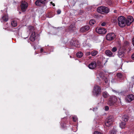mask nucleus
Here are the masks:
<instances>
[{"mask_svg": "<svg viewBox=\"0 0 134 134\" xmlns=\"http://www.w3.org/2000/svg\"><path fill=\"white\" fill-rule=\"evenodd\" d=\"M118 24L120 27H124L126 24V19L123 16H120L118 18Z\"/></svg>", "mask_w": 134, "mask_h": 134, "instance_id": "1", "label": "nucleus"}, {"mask_svg": "<svg viewBox=\"0 0 134 134\" xmlns=\"http://www.w3.org/2000/svg\"><path fill=\"white\" fill-rule=\"evenodd\" d=\"M97 12L102 14L108 13L109 10L108 8L104 6H100L97 9Z\"/></svg>", "mask_w": 134, "mask_h": 134, "instance_id": "2", "label": "nucleus"}, {"mask_svg": "<svg viewBox=\"0 0 134 134\" xmlns=\"http://www.w3.org/2000/svg\"><path fill=\"white\" fill-rule=\"evenodd\" d=\"M101 91L100 87L96 85L94 87L92 93L94 95L97 96L100 94Z\"/></svg>", "mask_w": 134, "mask_h": 134, "instance_id": "3", "label": "nucleus"}, {"mask_svg": "<svg viewBox=\"0 0 134 134\" xmlns=\"http://www.w3.org/2000/svg\"><path fill=\"white\" fill-rule=\"evenodd\" d=\"M122 120L123 121L120 124V126L121 128L124 129L125 127V122L128 121V117L126 115H124L122 117Z\"/></svg>", "mask_w": 134, "mask_h": 134, "instance_id": "4", "label": "nucleus"}, {"mask_svg": "<svg viewBox=\"0 0 134 134\" xmlns=\"http://www.w3.org/2000/svg\"><path fill=\"white\" fill-rule=\"evenodd\" d=\"M28 29L30 31V33H32L30 40L32 41H34L35 40V32L34 31V27L32 26H30L29 27Z\"/></svg>", "mask_w": 134, "mask_h": 134, "instance_id": "5", "label": "nucleus"}, {"mask_svg": "<svg viewBox=\"0 0 134 134\" xmlns=\"http://www.w3.org/2000/svg\"><path fill=\"white\" fill-rule=\"evenodd\" d=\"M125 50L123 48H120L118 49L117 55L120 58H124L125 57Z\"/></svg>", "mask_w": 134, "mask_h": 134, "instance_id": "6", "label": "nucleus"}, {"mask_svg": "<svg viewBox=\"0 0 134 134\" xmlns=\"http://www.w3.org/2000/svg\"><path fill=\"white\" fill-rule=\"evenodd\" d=\"M117 99L115 97L113 96L110 97L109 99L108 104L110 106H113L114 105Z\"/></svg>", "mask_w": 134, "mask_h": 134, "instance_id": "7", "label": "nucleus"}, {"mask_svg": "<svg viewBox=\"0 0 134 134\" xmlns=\"http://www.w3.org/2000/svg\"><path fill=\"white\" fill-rule=\"evenodd\" d=\"M28 6L27 3L25 1L21 2V10L23 12H25Z\"/></svg>", "mask_w": 134, "mask_h": 134, "instance_id": "8", "label": "nucleus"}, {"mask_svg": "<svg viewBox=\"0 0 134 134\" xmlns=\"http://www.w3.org/2000/svg\"><path fill=\"white\" fill-rule=\"evenodd\" d=\"M116 36L113 33H109L106 36V38L108 40L111 41L114 39L115 37Z\"/></svg>", "mask_w": 134, "mask_h": 134, "instance_id": "9", "label": "nucleus"}, {"mask_svg": "<svg viewBox=\"0 0 134 134\" xmlns=\"http://www.w3.org/2000/svg\"><path fill=\"white\" fill-rule=\"evenodd\" d=\"M126 24L128 26L130 25L134 20L133 17L131 16L128 17L127 19H126Z\"/></svg>", "mask_w": 134, "mask_h": 134, "instance_id": "10", "label": "nucleus"}, {"mask_svg": "<svg viewBox=\"0 0 134 134\" xmlns=\"http://www.w3.org/2000/svg\"><path fill=\"white\" fill-rule=\"evenodd\" d=\"M96 31L99 34H104L106 32L107 30L104 28H99L96 29Z\"/></svg>", "mask_w": 134, "mask_h": 134, "instance_id": "11", "label": "nucleus"}, {"mask_svg": "<svg viewBox=\"0 0 134 134\" xmlns=\"http://www.w3.org/2000/svg\"><path fill=\"white\" fill-rule=\"evenodd\" d=\"M46 0H37L35 2V4L37 6L41 5L42 4H44Z\"/></svg>", "mask_w": 134, "mask_h": 134, "instance_id": "12", "label": "nucleus"}, {"mask_svg": "<svg viewBox=\"0 0 134 134\" xmlns=\"http://www.w3.org/2000/svg\"><path fill=\"white\" fill-rule=\"evenodd\" d=\"M96 66V62L94 61L90 64L88 65L89 69H94Z\"/></svg>", "mask_w": 134, "mask_h": 134, "instance_id": "13", "label": "nucleus"}, {"mask_svg": "<svg viewBox=\"0 0 134 134\" xmlns=\"http://www.w3.org/2000/svg\"><path fill=\"white\" fill-rule=\"evenodd\" d=\"M90 29L89 26H86L84 27H81L80 30V31L81 32H86L88 31Z\"/></svg>", "mask_w": 134, "mask_h": 134, "instance_id": "14", "label": "nucleus"}, {"mask_svg": "<svg viewBox=\"0 0 134 134\" xmlns=\"http://www.w3.org/2000/svg\"><path fill=\"white\" fill-rule=\"evenodd\" d=\"M112 123V120L110 118L107 120L105 123V125L109 127L110 126Z\"/></svg>", "mask_w": 134, "mask_h": 134, "instance_id": "15", "label": "nucleus"}, {"mask_svg": "<svg viewBox=\"0 0 134 134\" xmlns=\"http://www.w3.org/2000/svg\"><path fill=\"white\" fill-rule=\"evenodd\" d=\"M126 99L128 101H131L134 99V96L132 94L128 95L126 97Z\"/></svg>", "mask_w": 134, "mask_h": 134, "instance_id": "16", "label": "nucleus"}, {"mask_svg": "<svg viewBox=\"0 0 134 134\" xmlns=\"http://www.w3.org/2000/svg\"><path fill=\"white\" fill-rule=\"evenodd\" d=\"M8 16L5 15H4L0 19V20L2 22H3L4 21H7L8 20Z\"/></svg>", "mask_w": 134, "mask_h": 134, "instance_id": "17", "label": "nucleus"}, {"mask_svg": "<svg viewBox=\"0 0 134 134\" xmlns=\"http://www.w3.org/2000/svg\"><path fill=\"white\" fill-rule=\"evenodd\" d=\"M105 53L109 57L113 56V53L109 50H108L106 51L105 52Z\"/></svg>", "mask_w": 134, "mask_h": 134, "instance_id": "18", "label": "nucleus"}, {"mask_svg": "<svg viewBox=\"0 0 134 134\" xmlns=\"http://www.w3.org/2000/svg\"><path fill=\"white\" fill-rule=\"evenodd\" d=\"M11 24L12 26L15 27L17 25V22L15 21H12L11 22Z\"/></svg>", "mask_w": 134, "mask_h": 134, "instance_id": "19", "label": "nucleus"}, {"mask_svg": "<svg viewBox=\"0 0 134 134\" xmlns=\"http://www.w3.org/2000/svg\"><path fill=\"white\" fill-rule=\"evenodd\" d=\"M76 56L79 58L81 57L83 55V53L81 52H78L76 54Z\"/></svg>", "mask_w": 134, "mask_h": 134, "instance_id": "20", "label": "nucleus"}, {"mask_svg": "<svg viewBox=\"0 0 134 134\" xmlns=\"http://www.w3.org/2000/svg\"><path fill=\"white\" fill-rule=\"evenodd\" d=\"M77 41H75L73 43L72 45L74 46H75V47H80V45L79 44V43H77Z\"/></svg>", "mask_w": 134, "mask_h": 134, "instance_id": "21", "label": "nucleus"}, {"mask_svg": "<svg viewBox=\"0 0 134 134\" xmlns=\"http://www.w3.org/2000/svg\"><path fill=\"white\" fill-rule=\"evenodd\" d=\"M91 54L92 56H94L97 55L98 53V52L94 50L91 52Z\"/></svg>", "mask_w": 134, "mask_h": 134, "instance_id": "22", "label": "nucleus"}, {"mask_svg": "<svg viewBox=\"0 0 134 134\" xmlns=\"http://www.w3.org/2000/svg\"><path fill=\"white\" fill-rule=\"evenodd\" d=\"M96 23V21L94 20H91L89 22L90 24L91 25H93Z\"/></svg>", "mask_w": 134, "mask_h": 134, "instance_id": "23", "label": "nucleus"}, {"mask_svg": "<svg viewBox=\"0 0 134 134\" xmlns=\"http://www.w3.org/2000/svg\"><path fill=\"white\" fill-rule=\"evenodd\" d=\"M117 50V48L116 47H114L111 49V51L112 52H115Z\"/></svg>", "mask_w": 134, "mask_h": 134, "instance_id": "24", "label": "nucleus"}, {"mask_svg": "<svg viewBox=\"0 0 134 134\" xmlns=\"http://www.w3.org/2000/svg\"><path fill=\"white\" fill-rule=\"evenodd\" d=\"M116 131L115 129L112 130L110 131V134H116Z\"/></svg>", "mask_w": 134, "mask_h": 134, "instance_id": "25", "label": "nucleus"}, {"mask_svg": "<svg viewBox=\"0 0 134 134\" xmlns=\"http://www.w3.org/2000/svg\"><path fill=\"white\" fill-rule=\"evenodd\" d=\"M103 80L104 82L106 83H107V85L108 84V80L105 77H104L103 79Z\"/></svg>", "mask_w": 134, "mask_h": 134, "instance_id": "26", "label": "nucleus"}, {"mask_svg": "<svg viewBox=\"0 0 134 134\" xmlns=\"http://www.w3.org/2000/svg\"><path fill=\"white\" fill-rule=\"evenodd\" d=\"M103 97L106 98L107 97L108 94L107 92H104L103 93Z\"/></svg>", "mask_w": 134, "mask_h": 134, "instance_id": "27", "label": "nucleus"}, {"mask_svg": "<svg viewBox=\"0 0 134 134\" xmlns=\"http://www.w3.org/2000/svg\"><path fill=\"white\" fill-rule=\"evenodd\" d=\"M73 120L74 122H76L77 120V118L76 116H73Z\"/></svg>", "mask_w": 134, "mask_h": 134, "instance_id": "28", "label": "nucleus"}, {"mask_svg": "<svg viewBox=\"0 0 134 134\" xmlns=\"http://www.w3.org/2000/svg\"><path fill=\"white\" fill-rule=\"evenodd\" d=\"M117 76L119 78H121L122 76V74L120 73H117Z\"/></svg>", "mask_w": 134, "mask_h": 134, "instance_id": "29", "label": "nucleus"}, {"mask_svg": "<svg viewBox=\"0 0 134 134\" xmlns=\"http://www.w3.org/2000/svg\"><path fill=\"white\" fill-rule=\"evenodd\" d=\"M85 55H90L91 54V53L90 52H87L86 51L85 52Z\"/></svg>", "mask_w": 134, "mask_h": 134, "instance_id": "30", "label": "nucleus"}, {"mask_svg": "<svg viewBox=\"0 0 134 134\" xmlns=\"http://www.w3.org/2000/svg\"><path fill=\"white\" fill-rule=\"evenodd\" d=\"M93 134H102V133L98 131H96L94 132Z\"/></svg>", "mask_w": 134, "mask_h": 134, "instance_id": "31", "label": "nucleus"}, {"mask_svg": "<svg viewBox=\"0 0 134 134\" xmlns=\"http://www.w3.org/2000/svg\"><path fill=\"white\" fill-rule=\"evenodd\" d=\"M107 24V23L103 22L101 24V25L102 26H105Z\"/></svg>", "mask_w": 134, "mask_h": 134, "instance_id": "32", "label": "nucleus"}, {"mask_svg": "<svg viewBox=\"0 0 134 134\" xmlns=\"http://www.w3.org/2000/svg\"><path fill=\"white\" fill-rule=\"evenodd\" d=\"M124 45L125 46H128L129 44V43L127 41L124 42Z\"/></svg>", "mask_w": 134, "mask_h": 134, "instance_id": "33", "label": "nucleus"}, {"mask_svg": "<svg viewBox=\"0 0 134 134\" xmlns=\"http://www.w3.org/2000/svg\"><path fill=\"white\" fill-rule=\"evenodd\" d=\"M109 108L108 106H106L105 107V111H107L109 110Z\"/></svg>", "mask_w": 134, "mask_h": 134, "instance_id": "34", "label": "nucleus"}, {"mask_svg": "<svg viewBox=\"0 0 134 134\" xmlns=\"http://www.w3.org/2000/svg\"><path fill=\"white\" fill-rule=\"evenodd\" d=\"M57 13L58 14H59L61 13V11L60 9H58L57 11Z\"/></svg>", "mask_w": 134, "mask_h": 134, "instance_id": "35", "label": "nucleus"}, {"mask_svg": "<svg viewBox=\"0 0 134 134\" xmlns=\"http://www.w3.org/2000/svg\"><path fill=\"white\" fill-rule=\"evenodd\" d=\"M131 58L133 59L134 60V53L131 56Z\"/></svg>", "mask_w": 134, "mask_h": 134, "instance_id": "36", "label": "nucleus"}, {"mask_svg": "<svg viewBox=\"0 0 134 134\" xmlns=\"http://www.w3.org/2000/svg\"><path fill=\"white\" fill-rule=\"evenodd\" d=\"M51 4H52L53 6H55V4L54 3H53V2H51Z\"/></svg>", "mask_w": 134, "mask_h": 134, "instance_id": "37", "label": "nucleus"}, {"mask_svg": "<svg viewBox=\"0 0 134 134\" xmlns=\"http://www.w3.org/2000/svg\"><path fill=\"white\" fill-rule=\"evenodd\" d=\"M132 43L133 46H134V38H133L132 40Z\"/></svg>", "mask_w": 134, "mask_h": 134, "instance_id": "38", "label": "nucleus"}, {"mask_svg": "<svg viewBox=\"0 0 134 134\" xmlns=\"http://www.w3.org/2000/svg\"><path fill=\"white\" fill-rule=\"evenodd\" d=\"M43 49L42 48L41 49L40 52L41 53L42 52H43Z\"/></svg>", "mask_w": 134, "mask_h": 134, "instance_id": "39", "label": "nucleus"}, {"mask_svg": "<svg viewBox=\"0 0 134 134\" xmlns=\"http://www.w3.org/2000/svg\"><path fill=\"white\" fill-rule=\"evenodd\" d=\"M131 78L132 79H134V75L131 77Z\"/></svg>", "mask_w": 134, "mask_h": 134, "instance_id": "40", "label": "nucleus"}, {"mask_svg": "<svg viewBox=\"0 0 134 134\" xmlns=\"http://www.w3.org/2000/svg\"><path fill=\"white\" fill-rule=\"evenodd\" d=\"M61 127H63V128H65V127L64 126H62V125H61Z\"/></svg>", "mask_w": 134, "mask_h": 134, "instance_id": "41", "label": "nucleus"}, {"mask_svg": "<svg viewBox=\"0 0 134 134\" xmlns=\"http://www.w3.org/2000/svg\"><path fill=\"white\" fill-rule=\"evenodd\" d=\"M88 46H89L88 48H87V49H89V48H90V46H89V45Z\"/></svg>", "mask_w": 134, "mask_h": 134, "instance_id": "42", "label": "nucleus"}, {"mask_svg": "<svg viewBox=\"0 0 134 134\" xmlns=\"http://www.w3.org/2000/svg\"><path fill=\"white\" fill-rule=\"evenodd\" d=\"M95 108H94V109H93V111H94V110H95Z\"/></svg>", "mask_w": 134, "mask_h": 134, "instance_id": "43", "label": "nucleus"}, {"mask_svg": "<svg viewBox=\"0 0 134 134\" xmlns=\"http://www.w3.org/2000/svg\"><path fill=\"white\" fill-rule=\"evenodd\" d=\"M28 36L27 35V37H26L25 38H27V37H28Z\"/></svg>", "mask_w": 134, "mask_h": 134, "instance_id": "44", "label": "nucleus"}, {"mask_svg": "<svg viewBox=\"0 0 134 134\" xmlns=\"http://www.w3.org/2000/svg\"><path fill=\"white\" fill-rule=\"evenodd\" d=\"M95 109H97V108H95Z\"/></svg>", "mask_w": 134, "mask_h": 134, "instance_id": "45", "label": "nucleus"}, {"mask_svg": "<svg viewBox=\"0 0 134 134\" xmlns=\"http://www.w3.org/2000/svg\"><path fill=\"white\" fill-rule=\"evenodd\" d=\"M71 27V26H70L69 27V28H70Z\"/></svg>", "mask_w": 134, "mask_h": 134, "instance_id": "46", "label": "nucleus"}, {"mask_svg": "<svg viewBox=\"0 0 134 134\" xmlns=\"http://www.w3.org/2000/svg\"><path fill=\"white\" fill-rule=\"evenodd\" d=\"M74 131V132H75V131Z\"/></svg>", "mask_w": 134, "mask_h": 134, "instance_id": "47", "label": "nucleus"}]
</instances>
